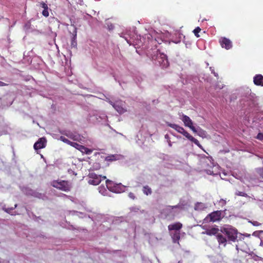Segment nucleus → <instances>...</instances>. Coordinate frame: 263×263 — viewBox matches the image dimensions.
Wrapping results in <instances>:
<instances>
[{
	"instance_id": "1",
	"label": "nucleus",
	"mask_w": 263,
	"mask_h": 263,
	"mask_svg": "<svg viewBox=\"0 0 263 263\" xmlns=\"http://www.w3.org/2000/svg\"><path fill=\"white\" fill-rule=\"evenodd\" d=\"M167 125L175 130H176L178 133L182 134L184 136H185L186 138H187L189 140L194 143L195 144L199 145V142L198 140L194 138L192 136H191L187 132H186L182 127L178 125L175 124L168 123Z\"/></svg>"
},
{
	"instance_id": "2",
	"label": "nucleus",
	"mask_w": 263,
	"mask_h": 263,
	"mask_svg": "<svg viewBox=\"0 0 263 263\" xmlns=\"http://www.w3.org/2000/svg\"><path fill=\"white\" fill-rule=\"evenodd\" d=\"M51 185L58 190L66 192L70 191L71 188V183L66 180H53L51 182Z\"/></svg>"
},
{
	"instance_id": "3",
	"label": "nucleus",
	"mask_w": 263,
	"mask_h": 263,
	"mask_svg": "<svg viewBox=\"0 0 263 263\" xmlns=\"http://www.w3.org/2000/svg\"><path fill=\"white\" fill-rule=\"evenodd\" d=\"M220 232L227 236L228 241L235 242L237 238L238 231L231 227L222 228Z\"/></svg>"
},
{
	"instance_id": "4",
	"label": "nucleus",
	"mask_w": 263,
	"mask_h": 263,
	"mask_svg": "<svg viewBox=\"0 0 263 263\" xmlns=\"http://www.w3.org/2000/svg\"><path fill=\"white\" fill-rule=\"evenodd\" d=\"M88 183L93 185H98L102 181L106 178V176L97 175L94 173H90L88 175Z\"/></svg>"
},
{
	"instance_id": "5",
	"label": "nucleus",
	"mask_w": 263,
	"mask_h": 263,
	"mask_svg": "<svg viewBox=\"0 0 263 263\" xmlns=\"http://www.w3.org/2000/svg\"><path fill=\"white\" fill-rule=\"evenodd\" d=\"M221 218V212L220 211H216L208 214L204 218L205 222H215L219 221Z\"/></svg>"
},
{
	"instance_id": "6",
	"label": "nucleus",
	"mask_w": 263,
	"mask_h": 263,
	"mask_svg": "<svg viewBox=\"0 0 263 263\" xmlns=\"http://www.w3.org/2000/svg\"><path fill=\"white\" fill-rule=\"evenodd\" d=\"M185 126L189 127L194 133H197L196 128L193 125L192 120L186 115H183L181 119Z\"/></svg>"
},
{
	"instance_id": "7",
	"label": "nucleus",
	"mask_w": 263,
	"mask_h": 263,
	"mask_svg": "<svg viewBox=\"0 0 263 263\" xmlns=\"http://www.w3.org/2000/svg\"><path fill=\"white\" fill-rule=\"evenodd\" d=\"M219 42L222 48L229 50L232 47V42L226 37H221L219 39Z\"/></svg>"
},
{
	"instance_id": "8",
	"label": "nucleus",
	"mask_w": 263,
	"mask_h": 263,
	"mask_svg": "<svg viewBox=\"0 0 263 263\" xmlns=\"http://www.w3.org/2000/svg\"><path fill=\"white\" fill-rule=\"evenodd\" d=\"M203 228L205 230V231L203 232L202 233L209 236H217V235L219 233V232L220 231L217 227L205 228V226H203Z\"/></svg>"
},
{
	"instance_id": "9",
	"label": "nucleus",
	"mask_w": 263,
	"mask_h": 263,
	"mask_svg": "<svg viewBox=\"0 0 263 263\" xmlns=\"http://www.w3.org/2000/svg\"><path fill=\"white\" fill-rule=\"evenodd\" d=\"M46 143V139L45 137H42L39 138V140L34 144L33 147L35 150L42 149L45 147Z\"/></svg>"
},
{
	"instance_id": "10",
	"label": "nucleus",
	"mask_w": 263,
	"mask_h": 263,
	"mask_svg": "<svg viewBox=\"0 0 263 263\" xmlns=\"http://www.w3.org/2000/svg\"><path fill=\"white\" fill-rule=\"evenodd\" d=\"M73 147L76 148L77 149L79 150L83 153H85L86 154H90L92 151L90 149H89L83 145H80L76 142L73 143Z\"/></svg>"
},
{
	"instance_id": "11",
	"label": "nucleus",
	"mask_w": 263,
	"mask_h": 263,
	"mask_svg": "<svg viewBox=\"0 0 263 263\" xmlns=\"http://www.w3.org/2000/svg\"><path fill=\"white\" fill-rule=\"evenodd\" d=\"M253 82L256 85L263 86V76L260 74L255 75Z\"/></svg>"
},
{
	"instance_id": "12",
	"label": "nucleus",
	"mask_w": 263,
	"mask_h": 263,
	"mask_svg": "<svg viewBox=\"0 0 263 263\" xmlns=\"http://www.w3.org/2000/svg\"><path fill=\"white\" fill-rule=\"evenodd\" d=\"M216 238L219 245H222L223 247L226 246L228 240L226 237L223 236L221 234L219 233L217 235Z\"/></svg>"
},
{
	"instance_id": "13",
	"label": "nucleus",
	"mask_w": 263,
	"mask_h": 263,
	"mask_svg": "<svg viewBox=\"0 0 263 263\" xmlns=\"http://www.w3.org/2000/svg\"><path fill=\"white\" fill-rule=\"evenodd\" d=\"M106 185L107 189L113 192H117L116 187L115 186V183L111 180L108 179L106 180Z\"/></svg>"
},
{
	"instance_id": "14",
	"label": "nucleus",
	"mask_w": 263,
	"mask_h": 263,
	"mask_svg": "<svg viewBox=\"0 0 263 263\" xmlns=\"http://www.w3.org/2000/svg\"><path fill=\"white\" fill-rule=\"evenodd\" d=\"M182 224L180 222H176L172 224H170L168 226V229L169 231L176 230L178 231L181 229Z\"/></svg>"
},
{
	"instance_id": "15",
	"label": "nucleus",
	"mask_w": 263,
	"mask_h": 263,
	"mask_svg": "<svg viewBox=\"0 0 263 263\" xmlns=\"http://www.w3.org/2000/svg\"><path fill=\"white\" fill-rule=\"evenodd\" d=\"M112 107L120 114H123L126 111V110L123 107L119 102H116V104H112Z\"/></svg>"
},
{
	"instance_id": "16",
	"label": "nucleus",
	"mask_w": 263,
	"mask_h": 263,
	"mask_svg": "<svg viewBox=\"0 0 263 263\" xmlns=\"http://www.w3.org/2000/svg\"><path fill=\"white\" fill-rule=\"evenodd\" d=\"M40 5L44 9L42 11L43 15L45 17H48L49 16V12L47 4L44 2H41L40 3Z\"/></svg>"
},
{
	"instance_id": "17",
	"label": "nucleus",
	"mask_w": 263,
	"mask_h": 263,
	"mask_svg": "<svg viewBox=\"0 0 263 263\" xmlns=\"http://www.w3.org/2000/svg\"><path fill=\"white\" fill-rule=\"evenodd\" d=\"M161 59H162V62L159 61V63L163 66V67H167L168 66V62L167 59L166 55L162 54L160 55Z\"/></svg>"
},
{
	"instance_id": "18",
	"label": "nucleus",
	"mask_w": 263,
	"mask_h": 263,
	"mask_svg": "<svg viewBox=\"0 0 263 263\" xmlns=\"http://www.w3.org/2000/svg\"><path fill=\"white\" fill-rule=\"evenodd\" d=\"M180 234L179 232H175L172 235V238L173 239V241L174 243L178 242L180 238Z\"/></svg>"
},
{
	"instance_id": "19",
	"label": "nucleus",
	"mask_w": 263,
	"mask_h": 263,
	"mask_svg": "<svg viewBox=\"0 0 263 263\" xmlns=\"http://www.w3.org/2000/svg\"><path fill=\"white\" fill-rule=\"evenodd\" d=\"M142 191L146 195H151L152 193V189L148 185L144 186Z\"/></svg>"
},
{
	"instance_id": "20",
	"label": "nucleus",
	"mask_w": 263,
	"mask_h": 263,
	"mask_svg": "<svg viewBox=\"0 0 263 263\" xmlns=\"http://www.w3.org/2000/svg\"><path fill=\"white\" fill-rule=\"evenodd\" d=\"M117 160V155H109L106 157L105 160L106 161H113Z\"/></svg>"
},
{
	"instance_id": "21",
	"label": "nucleus",
	"mask_w": 263,
	"mask_h": 263,
	"mask_svg": "<svg viewBox=\"0 0 263 263\" xmlns=\"http://www.w3.org/2000/svg\"><path fill=\"white\" fill-rule=\"evenodd\" d=\"M60 139L64 143H66L72 146H73V143H74V142L69 141L68 139H67L64 136H61Z\"/></svg>"
},
{
	"instance_id": "22",
	"label": "nucleus",
	"mask_w": 263,
	"mask_h": 263,
	"mask_svg": "<svg viewBox=\"0 0 263 263\" xmlns=\"http://www.w3.org/2000/svg\"><path fill=\"white\" fill-rule=\"evenodd\" d=\"M201 31V28L199 27H196L193 31V32L195 34V35L198 37H199V35L198 34V33L200 32Z\"/></svg>"
},
{
	"instance_id": "23",
	"label": "nucleus",
	"mask_w": 263,
	"mask_h": 263,
	"mask_svg": "<svg viewBox=\"0 0 263 263\" xmlns=\"http://www.w3.org/2000/svg\"><path fill=\"white\" fill-rule=\"evenodd\" d=\"M257 172L259 174V176L263 178V167L257 168Z\"/></svg>"
},
{
	"instance_id": "24",
	"label": "nucleus",
	"mask_w": 263,
	"mask_h": 263,
	"mask_svg": "<svg viewBox=\"0 0 263 263\" xmlns=\"http://www.w3.org/2000/svg\"><path fill=\"white\" fill-rule=\"evenodd\" d=\"M203 205H204L202 203H197L195 205V209L196 210H199V209H201V208H203Z\"/></svg>"
},
{
	"instance_id": "25",
	"label": "nucleus",
	"mask_w": 263,
	"mask_h": 263,
	"mask_svg": "<svg viewBox=\"0 0 263 263\" xmlns=\"http://www.w3.org/2000/svg\"><path fill=\"white\" fill-rule=\"evenodd\" d=\"M236 194L238 196H240L242 197H246L247 196V194L246 193L242 192H238L236 193Z\"/></svg>"
},
{
	"instance_id": "26",
	"label": "nucleus",
	"mask_w": 263,
	"mask_h": 263,
	"mask_svg": "<svg viewBox=\"0 0 263 263\" xmlns=\"http://www.w3.org/2000/svg\"><path fill=\"white\" fill-rule=\"evenodd\" d=\"M210 70L211 71V72L214 75L215 77H218V73L214 71V68L213 67H210Z\"/></svg>"
},
{
	"instance_id": "27",
	"label": "nucleus",
	"mask_w": 263,
	"mask_h": 263,
	"mask_svg": "<svg viewBox=\"0 0 263 263\" xmlns=\"http://www.w3.org/2000/svg\"><path fill=\"white\" fill-rule=\"evenodd\" d=\"M256 138L260 140H263V134L261 133H258Z\"/></svg>"
},
{
	"instance_id": "28",
	"label": "nucleus",
	"mask_w": 263,
	"mask_h": 263,
	"mask_svg": "<svg viewBox=\"0 0 263 263\" xmlns=\"http://www.w3.org/2000/svg\"><path fill=\"white\" fill-rule=\"evenodd\" d=\"M128 197L132 199H135V196L134 194L133 193H131V192H130L128 194Z\"/></svg>"
},
{
	"instance_id": "29",
	"label": "nucleus",
	"mask_w": 263,
	"mask_h": 263,
	"mask_svg": "<svg viewBox=\"0 0 263 263\" xmlns=\"http://www.w3.org/2000/svg\"><path fill=\"white\" fill-rule=\"evenodd\" d=\"M252 223L254 226H259L261 225L260 223H259V222L256 221H254L252 222Z\"/></svg>"
},
{
	"instance_id": "30",
	"label": "nucleus",
	"mask_w": 263,
	"mask_h": 263,
	"mask_svg": "<svg viewBox=\"0 0 263 263\" xmlns=\"http://www.w3.org/2000/svg\"><path fill=\"white\" fill-rule=\"evenodd\" d=\"M8 84L4 83V82H3L2 81H0V87L1 86H7Z\"/></svg>"
},
{
	"instance_id": "31",
	"label": "nucleus",
	"mask_w": 263,
	"mask_h": 263,
	"mask_svg": "<svg viewBox=\"0 0 263 263\" xmlns=\"http://www.w3.org/2000/svg\"><path fill=\"white\" fill-rule=\"evenodd\" d=\"M169 206L172 208V209H174V208H179L180 205H174V206Z\"/></svg>"
},
{
	"instance_id": "32",
	"label": "nucleus",
	"mask_w": 263,
	"mask_h": 263,
	"mask_svg": "<svg viewBox=\"0 0 263 263\" xmlns=\"http://www.w3.org/2000/svg\"><path fill=\"white\" fill-rule=\"evenodd\" d=\"M13 208H11V209H5V211L7 212V213H9V211H10V210H13Z\"/></svg>"
},
{
	"instance_id": "33",
	"label": "nucleus",
	"mask_w": 263,
	"mask_h": 263,
	"mask_svg": "<svg viewBox=\"0 0 263 263\" xmlns=\"http://www.w3.org/2000/svg\"><path fill=\"white\" fill-rule=\"evenodd\" d=\"M109 103H110L112 106V104H116V103H114V102H112V101H109Z\"/></svg>"
},
{
	"instance_id": "34",
	"label": "nucleus",
	"mask_w": 263,
	"mask_h": 263,
	"mask_svg": "<svg viewBox=\"0 0 263 263\" xmlns=\"http://www.w3.org/2000/svg\"><path fill=\"white\" fill-rule=\"evenodd\" d=\"M169 145H170V146H172V144H171V143H169Z\"/></svg>"
},
{
	"instance_id": "35",
	"label": "nucleus",
	"mask_w": 263,
	"mask_h": 263,
	"mask_svg": "<svg viewBox=\"0 0 263 263\" xmlns=\"http://www.w3.org/2000/svg\"><path fill=\"white\" fill-rule=\"evenodd\" d=\"M16 207V204H15V205H14V208H15Z\"/></svg>"
},
{
	"instance_id": "36",
	"label": "nucleus",
	"mask_w": 263,
	"mask_h": 263,
	"mask_svg": "<svg viewBox=\"0 0 263 263\" xmlns=\"http://www.w3.org/2000/svg\"><path fill=\"white\" fill-rule=\"evenodd\" d=\"M178 263H180V261H179Z\"/></svg>"
}]
</instances>
